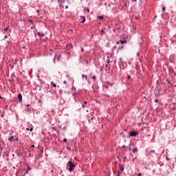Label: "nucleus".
I'll list each match as a JSON object with an SVG mask.
<instances>
[{
	"label": "nucleus",
	"mask_w": 176,
	"mask_h": 176,
	"mask_svg": "<svg viewBox=\"0 0 176 176\" xmlns=\"http://www.w3.org/2000/svg\"><path fill=\"white\" fill-rule=\"evenodd\" d=\"M156 85H157V87L155 88V90H156L157 91H158V92H157V93L155 94V96H159V95L162 94H160V89H161V87H162L160 86V82L159 80H157Z\"/></svg>",
	"instance_id": "1"
},
{
	"label": "nucleus",
	"mask_w": 176,
	"mask_h": 176,
	"mask_svg": "<svg viewBox=\"0 0 176 176\" xmlns=\"http://www.w3.org/2000/svg\"><path fill=\"white\" fill-rule=\"evenodd\" d=\"M76 165H75L74 163H73L71 161H69L67 163V167H69V171H73L74 170V167H75Z\"/></svg>",
	"instance_id": "2"
},
{
	"label": "nucleus",
	"mask_w": 176,
	"mask_h": 176,
	"mask_svg": "<svg viewBox=\"0 0 176 176\" xmlns=\"http://www.w3.org/2000/svg\"><path fill=\"white\" fill-rule=\"evenodd\" d=\"M140 133H138V131H131L130 137H137V135H138Z\"/></svg>",
	"instance_id": "3"
},
{
	"label": "nucleus",
	"mask_w": 176,
	"mask_h": 176,
	"mask_svg": "<svg viewBox=\"0 0 176 176\" xmlns=\"http://www.w3.org/2000/svg\"><path fill=\"white\" fill-rule=\"evenodd\" d=\"M17 98L19 102H21V101H23V96L21 95V94H18Z\"/></svg>",
	"instance_id": "4"
},
{
	"label": "nucleus",
	"mask_w": 176,
	"mask_h": 176,
	"mask_svg": "<svg viewBox=\"0 0 176 176\" xmlns=\"http://www.w3.org/2000/svg\"><path fill=\"white\" fill-rule=\"evenodd\" d=\"M118 168V174H120V171H123V170H124V167H123L122 165H119Z\"/></svg>",
	"instance_id": "5"
},
{
	"label": "nucleus",
	"mask_w": 176,
	"mask_h": 176,
	"mask_svg": "<svg viewBox=\"0 0 176 176\" xmlns=\"http://www.w3.org/2000/svg\"><path fill=\"white\" fill-rule=\"evenodd\" d=\"M87 107V102L84 101L82 104V108H86Z\"/></svg>",
	"instance_id": "6"
},
{
	"label": "nucleus",
	"mask_w": 176,
	"mask_h": 176,
	"mask_svg": "<svg viewBox=\"0 0 176 176\" xmlns=\"http://www.w3.org/2000/svg\"><path fill=\"white\" fill-rule=\"evenodd\" d=\"M59 5H63V3H64V2H65V0H57Z\"/></svg>",
	"instance_id": "7"
},
{
	"label": "nucleus",
	"mask_w": 176,
	"mask_h": 176,
	"mask_svg": "<svg viewBox=\"0 0 176 176\" xmlns=\"http://www.w3.org/2000/svg\"><path fill=\"white\" fill-rule=\"evenodd\" d=\"M121 43V45H123V43H126V41L120 40L118 42H117V45H119V43Z\"/></svg>",
	"instance_id": "8"
},
{
	"label": "nucleus",
	"mask_w": 176,
	"mask_h": 176,
	"mask_svg": "<svg viewBox=\"0 0 176 176\" xmlns=\"http://www.w3.org/2000/svg\"><path fill=\"white\" fill-rule=\"evenodd\" d=\"M155 153V151H151L148 153V155L150 156H152V157H153V154Z\"/></svg>",
	"instance_id": "9"
},
{
	"label": "nucleus",
	"mask_w": 176,
	"mask_h": 176,
	"mask_svg": "<svg viewBox=\"0 0 176 176\" xmlns=\"http://www.w3.org/2000/svg\"><path fill=\"white\" fill-rule=\"evenodd\" d=\"M82 23H85L86 21V18L85 16H81Z\"/></svg>",
	"instance_id": "10"
},
{
	"label": "nucleus",
	"mask_w": 176,
	"mask_h": 176,
	"mask_svg": "<svg viewBox=\"0 0 176 176\" xmlns=\"http://www.w3.org/2000/svg\"><path fill=\"white\" fill-rule=\"evenodd\" d=\"M14 137L13 136H11L9 139H8V141H13Z\"/></svg>",
	"instance_id": "11"
},
{
	"label": "nucleus",
	"mask_w": 176,
	"mask_h": 176,
	"mask_svg": "<svg viewBox=\"0 0 176 176\" xmlns=\"http://www.w3.org/2000/svg\"><path fill=\"white\" fill-rule=\"evenodd\" d=\"M98 19H99V20H102V19H104L103 16H98Z\"/></svg>",
	"instance_id": "12"
},
{
	"label": "nucleus",
	"mask_w": 176,
	"mask_h": 176,
	"mask_svg": "<svg viewBox=\"0 0 176 176\" xmlns=\"http://www.w3.org/2000/svg\"><path fill=\"white\" fill-rule=\"evenodd\" d=\"M51 83H52L53 87H56L57 85L54 82H51Z\"/></svg>",
	"instance_id": "13"
},
{
	"label": "nucleus",
	"mask_w": 176,
	"mask_h": 176,
	"mask_svg": "<svg viewBox=\"0 0 176 176\" xmlns=\"http://www.w3.org/2000/svg\"><path fill=\"white\" fill-rule=\"evenodd\" d=\"M166 81L168 82V85H171V86H173V84H171V81H170V80L167 79Z\"/></svg>",
	"instance_id": "14"
},
{
	"label": "nucleus",
	"mask_w": 176,
	"mask_h": 176,
	"mask_svg": "<svg viewBox=\"0 0 176 176\" xmlns=\"http://www.w3.org/2000/svg\"><path fill=\"white\" fill-rule=\"evenodd\" d=\"M103 33H104V29H102V30L100 31V35H102Z\"/></svg>",
	"instance_id": "15"
},
{
	"label": "nucleus",
	"mask_w": 176,
	"mask_h": 176,
	"mask_svg": "<svg viewBox=\"0 0 176 176\" xmlns=\"http://www.w3.org/2000/svg\"><path fill=\"white\" fill-rule=\"evenodd\" d=\"M82 78H85V79L87 80V76L82 74Z\"/></svg>",
	"instance_id": "16"
},
{
	"label": "nucleus",
	"mask_w": 176,
	"mask_h": 176,
	"mask_svg": "<svg viewBox=\"0 0 176 176\" xmlns=\"http://www.w3.org/2000/svg\"><path fill=\"white\" fill-rule=\"evenodd\" d=\"M133 153H135V152H137V148H134L133 149Z\"/></svg>",
	"instance_id": "17"
},
{
	"label": "nucleus",
	"mask_w": 176,
	"mask_h": 176,
	"mask_svg": "<svg viewBox=\"0 0 176 176\" xmlns=\"http://www.w3.org/2000/svg\"><path fill=\"white\" fill-rule=\"evenodd\" d=\"M31 170V167L30 166H28V170H26V173H28V170Z\"/></svg>",
	"instance_id": "18"
},
{
	"label": "nucleus",
	"mask_w": 176,
	"mask_h": 176,
	"mask_svg": "<svg viewBox=\"0 0 176 176\" xmlns=\"http://www.w3.org/2000/svg\"><path fill=\"white\" fill-rule=\"evenodd\" d=\"M4 31H5L6 32H8V31H9V28H5V29H4Z\"/></svg>",
	"instance_id": "19"
},
{
	"label": "nucleus",
	"mask_w": 176,
	"mask_h": 176,
	"mask_svg": "<svg viewBox=\"0 0 176 176\" xmlns=\"http://www.w3.org/2000/svg\"><path fill=\"white\" fill-rule=\"evenodd\" d=\"M123 47H124V46L122 45V46H120L118 49H119V50H122V49H123Z\"/></svg>",
	"instance_id": "20"
},
{
	"label": "nucleus",
	"mask_w": 176,
	"mask_h": 176,
	"mask_svg": "<svg viewBox=\"0 0 176 176\" xmlns=\"http://www.w3.org/2000/svg\"><path fill=\"white\" fill-rule=\"evenodd\" d=\"M162 12H166V7L162 8Z\"/></svg>",
	"instance_id": "21"
},
{
	"label": "nucleus",
	"mask_w": 176,
	"mask_h": 176,
	"mask_svg": "<svg viewBox=\"0 0 176 176\" xmlns=\"http://www.w3.org/2000/svg\"><path fill=\"white\" fill-rule=\"evenodd\" d=\"M37 34L38 36H41V32H38Z\"/></svg>",
	"instance_id": "22"
},
{
	"label": "nucleus",
	"mask_w": 176,
	"mask_h": 176,
	"mask_svg": "<svg viewBox=\"0 0 176 176\" xmlns=\"http://www.w3.org/2000/svg\"><path fill=\"white\" fill-rule=\"evenodd\" d=\"M92 79H94V80H96V76H93Z\"/></svg>",
	"instance_id": "23"
},
{
	"label": "nucleus",
	"mask_w": 176,
	"mask_h": 176,
	"mask_svg": "<svg viewBox=\"0 0 176 176\" xmlns=\"http://www.w3.org/2000/svg\"><path fill=\"white\" fill-rule=\"evenodd\" d=\"M87 13H90V10L89 8L87 9Z\"/></svg>",
	"instance_id": "24"
},
{
	"label": "nucleus",
	"mask_w": 176,
	"mask_h": 176,
	"mask_svg": "<svg viewBox=\"0 0 176 176\" xmlns=\"http://www.w3.org/2000/svg\"><path fill=\"white\" fill-rule=\"evenodd\" d=\"M28 21H29V23H31V24H32V23H34V21H32V20H29Z\"/></svg>",
	"instance_id": "25"
},
{
	"label": "nucleus",
	"mask_w": 176,
	"mask_h": 176,
	"mask_svg": "<svg viewBox=\"0 0 176 176\" xmlns=\"http://www.w3.org/2000/svg\"><path fill=\"white\" fill-rule=\"evenodd\" d=\"M63 142H67V138H64V139H63Z\"/></svg>",
	"instance_id": "26"
},
{
	"label": "nucleus",
	"mask_w": 176,
	"mask_h": 176,
	"mask_svg": "<svg viewBox=\"0 0 176 176\" xmlns=\"http://www.w3.org/2000/svg\"><path fill=\"white\" fill-rule=\"evenodd\" d=\"M43 35H45V34H43V33L42 32V33H41L40 36H43Z\"/></svg>",
	"instance_id": "27"
},
{
	"label": "nucleus",
	"mask_w": 176,
	"mask_h": 176,
	"mask_svg": "<svg viewBox=\"0 0 176 176\" xmlns=\"http://www.w3.org/2000/svg\"><path fill=\"white\" fill-rule=\"evenodd\" d=\"M155 111H156V112H157V111H159V107H157Z\"/></svg>",
	"instance_id": "28"
},
{
	"label": "nucleus",
	"mask_w": 176,
	"mask_h": 176,
	"mask_svg": "<svg viewBox=\"0 0 176 176\" xmlns=\"http://www.w3.org/2000/svg\"><path fill=\"white\" fill-rule=\"evenodd\" d=\"M128 79H131V76L128 75Z\"/></svg>",
	"instance_id": "29"
},
{
	"label": "nucleus",
	"mask_w": 176,
	"mask_h": 176,
	"mask_svg": "<svg viewBox=\"0 0 176 176\" xmlns=\"http://www.w3.org/2000/svg\"><path fill=\"white\" fill-rule=\"evenodd\" d=\"M31 147H32V148H35V145L32 144V145L31 146Z\"/></svg>",
	"instance_id": "30"
},
{
	"label": "nucleus",
	"mask_w": 176,
	"mask_h": 176,
	"mask_svg": "<svg viewBox=\"0 0 176 176\" xmlns=\"http://www.w3.org/2000/svg\"><path fill=\"white\" fill-rule=\"evenodd\" d=\"M63 83L65 84V85H67V81H63Z\"/></svg>",
	"instance_id": "31"
},
{
	"label": "nucleus",
	"mask_w": 176,
	"mask_h": 176,
	"mask_svg": "<svg viewBox=\"0 0 176 176\" xmlns=\"http://www.w3.org/2000/svg\"><path fill=\"white\" fill-rule=\"evenodd\" d=\"M155 102H159V100L156 99L155 100Z\"/></svg>",
	"instance_id": "32"
},
{
	"label": "nucleus",
	"mask_w": 176,
	"mask_h": 176,
	"mask_svg": "<svg viewBox=\"0 0 176 176\" xmlns=\"http://www.w3.org/2000/svg\"><path fill=\"white\" fill-rule=\"evenodd\" d=\"M166 160H170V158H168V157H166Z\"/></svg>",
	"instance_id": "33"
},
{
	"label": "nucleus",
	"mask_w": 176,
	"mask_h": 176,
	"mask_svg": "<svg viewBox=\"0 0 176 176\" xmlns=\"http://www.w3.org/2000/svg\"><path fill=\"white\" fill-rule=\"evenodd\" d=\"M33 129L30 128V131H32Z\"/></svg>",
	"instance_id": "34"
},
{
	"label": "nucleus",
	"mask_w": 176,
	"mask_h": 176,
	"mask_svg": "<svg viewBox=\"0 0 176 176\" xmlns=\"http://www.w3.org/2000/svg\"><path fill=\"white\" fill-rule=\"evenodd\" d=\"M138 176H141L142 174H141V173H138Z\"/></svg>",
	"instance_id": "35"
},
{
	"label": "nucleus",
	"mask_w": 176,
	"mask_h": 176,
	"mask_svg": "<svg viewBox=\"0 0 176 176\" xmlns=\"http://www.w3.org/2000/svg\"><path fill=\"white\" fill-rule=\"evenodd\" d=\"M65 9H68V6H65Z\"/></svg>",
	"instance_id": "36"
},
{
	"label": "nucleus",
	"mask_w": 176,
	"mask_h": 176,
	"mask_svg": "<svg viewBox=\"0 0 176 176\" xmlns=\"http://www.w3.org/2000/svg\"><path fill=\"white\" fill-rule=\"evenodd\" d=\"M36 12H37V13H39V10H37Z\"/></svg>",
	"instance_id": "37"
},
{
	"label": "nucleus",
	"mask_w": 176,
	"mask_h": 176,
	"mask_svg": "<svg viewBox=\"0 0 176 176\" xmlns=\"http://www.w3.org/2000/svg\"><path fill=\"white\" fill-rule=\"evenodd\" d=\"M81 52H83V47L81 48Z\"/></svg>",
	"instance_id": "38"
},
{
	"label": "nucleus",
	"mask_w": 176,
	"mask_h": 176,
	"mask_svg": "<svg viewBox=\"0 0 176 176\" xmlns=\"http://www.w3.org/2000/svg\"><path fill=\"white\" fill-rule=\"evenodd\" d=\"M26 130L28 131H30V129L27 128Z\"/></svg>",
	"instance_id": "39"
},
{
	"label": "nucleus",
	"mask_w": 176,
	"mask_h": 176,
	"mask_svg": "<svg viewBox=\"0 0 176 176\" xmlns=\"http://www.w3.org/2000/svg\"><path fill=\"white\" fill-rule=\"evenodd\" d=\"M4 38H5V39H6V38H8V36H6Z\"/></svg>",
	"instance_id": "40"
},
{
	"label": "nucleus",
	"mask_w": 176,
	"mask_h": 176,
	"mask_svg": "<svg viewBox=\"0 0 176 176\" xmlns=\"http://www.w3.org/2000/svg\"><path fill=\"white\" fill-rule=\"evenodd\" d=\"M63 130H65V127H63Z\"/></svg>",
	"instance_id": "41"
},
{
	"label": "nucleus",
	"mask_w": 176,
	"mask_h": 176,
	"mask_svg": "<svg viewBox=\"0 0 176 176\" xmlns=\"http://www.w3.org/2000/svg\"><path fill=\"white\" fill-rule=\"evenodd\" d=\"M138 56H140V52L138 53Z\"/></svg>",
	"instance_id": "42"
},
{
	"label": "nucleus",
	"mask_w": 176,
	"mask_h": 176,
	"mask_svg": "<svg viewBox=\"0 0 176 176\" xmlns=\"http://www.w3.org/2000/svg\"><path fill=\"white\" fill-rule=\"evenodd\" d=\"M156 17H157V16L155 15V19H156Z\"/></svg>",
	"instance_id": "43"
},
{
	"label": "nucleus",
	"mask_w": 176,
	"mask_h": 176,
	"mask_svg": "<svg viewBox=\"0 0 176 176\" xmlns=\"http://www.w3.org/2000/svg\"><path fill=\"white\" fill-rule=\"evenodd\" d=\"M120 61H122V58H120Z\"/></svg>",
	"instance_id": "44"
},
{
	"label": "nucleus",
	"mask_w": 176,
	"mask_h": 176,
	"mask_svg": "<svg viewBox=\"0 0 176 176\" xmlns=\"http://www.w3.org/2000/svg\"><path fill=\"white\" fill-rule=\"evenodd\" d=\"M27 107H30V104H27Z\"/></svg>",
	"instance_id": "45"
},
{
	"label": "nucleus",
	"mask_w": 176,
	"mask_h": 176,
	"mask_svg": "<svg viewBox=\"0 0 176 176\" xmlns=\"http://www.w3.org/2000/svg\"><path fill=\"white\" fill-rule=\"evenodd\" d=\"M0 98H2V97L0 96Z\"/></svg>",
	"instance_id": "46"
}]
</instances>
